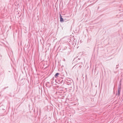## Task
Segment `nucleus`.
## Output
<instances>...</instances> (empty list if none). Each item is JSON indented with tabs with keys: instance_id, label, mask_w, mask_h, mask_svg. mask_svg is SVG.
<instances>
[{
	"instance_id": "nucleus-1",
	"label": "nucleus",
	"mask_w": 123,
	"mask_h": 123,
	"mask_svg": "<svg viewBox=\"0 0 123 123\" xmlns=\"http://www.w3.org/2000/svg\"><path fill=\"white\" fill-rule=\"evenodd\" d=\"M60 21L61 22H63L64 21L63 19L61 14H60Z\"/></svg>"
},
{
	"instance_id": "nucleus-2",
	"label": "nucleus",
	"mask_w": 123,
	"mask_h": 123,
	"mask_svg": "<svg viewBox=\"0 0 123 123\" xmlns=\"http://www.w3.org/2000/svg\"><path fill=\"white\" fill-rule=\"evenodd\" d=\"M59 74L57 73L56 74H55V78H57L58 76V75Z\"/></svg>"
}]
</instances>
